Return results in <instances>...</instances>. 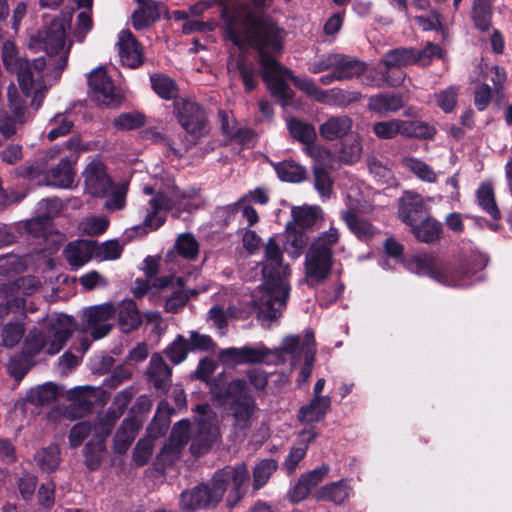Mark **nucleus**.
Returning <instances> with one entry per match:
<instances>
[{
    "instance_id": "4",
    "label": "nucleus",
    "mask_w": 512,
    "mask_h": 512,
    "mask_svg": "<svg viewBox=\"0 0 512 512\" xmlns=\"http://www.w3.org/2000/svg\"><path fill=\"white\" fill-rule=\"evenodd\" d=\"M249 479V471L245 463L226 466L217 471L210 484H199L182 492L180 505L183 510L193 512L199 509L215 507L222 499L229 485L232 490L227 496V505L233 508L244 496L243 485Z\"/></svg>"
},
{
    "instance_id": "21",
    "label": "nucleus",
    "mask_w": 512,
    "mask_h": 512,
    "mask_svg": "<svg viewBox=\"0 0 512 512\" xmlns=\"http://www.w3.org/2000/svg\"><path fill=\"white\" fill-rule=\"evenodd\" d=\"M75 171L73 163L68 158H63L59 163L42 175L40 172L34 176L38 185L54 186L58 188H70L73 185Z\"/></svg>"
},
{
    "instance_id": "56",
    "label": "nucleus",
    "mask_w": 512,
    "mask_h": 512,
    "mask_svg": "<svg viewBox=\"0 0 512 512\" xmlns=\"http://www.w3.org/2000/svg\"><path fill=\"white\" fill-rule=\"evenodd\" d=\"M24 326L20 321L7 323L2 330V343L7 348H12L20 342L24 335Z\"/></svg>"
},
{
    "instance_id": "54",
    "label": "nucleus",
    "mask_w": 512,
    "mask_h": 512,
    "mask_svg": "<svg viewBox=\"0 0 512 512\" xmlns=\"http://www.w3.org/2000/svg\"><path fill=\"white\" fill-rule=\"evenodd\" d=\"M304 151L315 161L314 166H319L324 169L331 168L333 165V155L326 148L312 142L304 146Z\"/></svg>"
},
{
    "instance_id": "38",
    "label": "nucleus",
    "mask_w": 512,
    "mask_h": 512,
    "mask_svg": "<svg viewBox=\"0 0 512 512\" xmlns=\"http://www.w3.org/2000/svg\"><path fill=\"white\" fill-rule=\"evenodd\" d=\"M401 165L423 182L435 183L437 181V173L434 169L419 158L405 156L401 159Z\"/></svg>"
},
{
    "instance_id": "40",
    "label": "nucleus",
    "mask_w": 512,
    "mask_h": 512,
    "mask_svg": "<svg viewBox=\"0 0 512 512\" xmlns=\"http://www.w3.org/2000/svg\"><path fill=\"white\" fill-rule=\"evenodd\" d=\"M403 106L399 95L380 93L369 98L368 108L378 114L384 115L395 112Z\"/></svg>"
},
{
    "instance_id": "5",
    "label": "nucleus",
    "mask_w": 512,
    "mask_h": 512,
    "mask_svg": "<svg viewBox=\"0 0 512 512\" xmlns=\"http://www.w3.org/2000/svg\"><path fill=\"white\" fill-rule=\"evenodd\" d=\"M217 401L232 418L234 434L245 438L259 418L256 400L250 394L245 380L235 379L229 382L224 391L217 395Z\"/></svg>"
},
{
    "instance_id": "63",
    "label": "nucleus",
    "mask_w": 512,
    "mask_h": 512,
    "mask_svg": "<svg viewBox=\"0 0 512 512\" xmlns=\"http://www.w3.org/2000/svg\"><path fill=\"white\" fill-rule=\"evenodd\" d=\"M39 466L46 472L53 471L59 464V449L57 446H49L39 455Z\"/></svg>"
},
{
    "instance_id": "13",
    "label": "nucleus",
    "mask_w": 512,
    "mask_h": 512,
    "mask_svg": "<svg viewBox=\"0 0 512 512\" xmlns=\"http://www.w3.org/2000/svg\"><path fill=\"white\" fill-rule=\"evenodd\" d=\"M373 132L380 139H392L398 134L405 137L430 138L434 134V129L417 120L393 119L375 123Z\"/></svg>"
},
{
    "instance_id": "47",
    "label": "nucleus",
    "mask_w": 512,
    "mask_h": 512,
    "mask_svg": "<svg viewBox=\"0 0 512 512\" xmlns=\"http://www.w3.org/2000/svg\"><path fill=\"white\" fill-rule=\"evenodd\" d=\"M287 127L291 136L302 142L305 146L314 142L316 138L314 127L298 119H290L287 123Z\"/></svg>"
},
{
    "instance_id": "43",
    "label": "nucleus",
    "mask_w": 512,
    "mask_h": 512,
    "mask_svg": "<svg viewBox=\"0 0 512 512\" xmlns=\"http://www.w3.org/2000/svg\"><path fill=\"white\" fill-rule=\"evenodd\" d=\"M341 219L346 223L350 231L359 239H368L373 236L374 228L366 220L359 218L351 210L341 213Z\"/></svg>"
},
{
    "instance_id": "31",
    "label": "nucleus",
    "mask_w": 512,
    "mask_h": 512,
    "mask_svg": "<svg viewBox=\"0 0 512 512\" xmlns=\"http://www.w3.org/2000/svg\"><path fill=\"white\" fill-rule=\"evenodd\" d=\"M330 406V397H313L308 404L300 407L298 420L307 424L319 422L325 417Z\"/></svg>"
},
{
    "instance_id": "46",
    "label": "nucleus",
    "mask_w": 512,
    "mask_h": 512,
    "mask_svg": "<svg viewBox=\"0 0 512 512\" xmlns=\"http://www.w3.org/2000/svg\"><path fill=\"white\" fill-rule=\"evenodd\" d=\"M325 96L321 103L336 106H348L361 99V93L357 91H346L338 88L325 90Z\"/></svg>"
},
{
    "instance_id": "49",
    "label": "nucleus",
    "mask_w": 512,
    "mask_h": 512,
    "mask_svg": "<svg viewBox=\"0 0 512 512\" xmlns=\"http://www.w3.org/2000/svg\"><path fill=\"white\" fill-rule=\"evenodd\" d=\"M279 178L287 182H301L305 179L306 171L294 161H283L275 166Z\"/></svg>"
},
{
    "instance_id": "35",
    "label": "nucleus",
    "mask_w": 512,
    "mask_h": 512,
    "mask_svg": "<svg viewBox=\"0 0 512 512\" xmlns=\"http://www.w3.org/2000/svg\"><path fill=\"white\" fill-rule=\"evenodd\" d=\"M31 366L32 346L26 342L22 351L10 359L8 364V373L15 379L17 384H19Z\"/></svg>"
},
{
    "instance_id": "60",
    "label": "nucleus",
    "mask_w": 512,
    "mask_h": 512,
    "mask_svg": "<svg viewBox=\"0 0 512 512\" xmlns=\"http://www.w3.org/2000/svg\"><path fill=\"white\" fill-rule=\"evenodd\" d=\"M236 67L242 78V82L247 92L252 91L257 86V75L253 64L239 59L236 62Z\"/></svg>"
},
{
    "instance_id": "23",
    "label": "nucleus",
    "mask_w": 512,
    "mask_h": 512,
    "mask_svg": "<svg viewBox=\"0 0 512 512\" xmlns=\"http://www.w3.org/2000/svg\"><path fill=\"white\" fill-rule=\"evenodd\" d=\"M117 45L122 64L130 68H136L143 63V47L131 31L121 30L118 34Z\"/></svg>"
},
{
    "instance_id": "58",
    "label": "nucleus",
    "mask_w": 512,
    "mask_h": 512,
    "mask_svg": "<svg viewBox=\"0 0 512 512\" xmlns=\"http://www.w3.org/2000/svg\"><path fill=\"white\" fill-rule=\"evenodd\" d=\"M362 144L359 137L346 140L342 143L340 150V158L347 164H353L357 162L362 154Z\"/></svg>"
},
{
    "instance_id": "32",
    "label": "nucleus",
    "mask_w": 512,
    "mask_h": 512,
    "mask_svg": "<svg viewBox=\"0 0 512 512\" xmlns=\"http://www.w3.org/2000/svg\"><path fill=\"white\" fill-rule=\"evenodd\" d=\"M306 340V333L301 335L286 336L279 348L272 349V351L279 352V359L275 361V365L281 364L285 361L284 355L287 354L291 358V365L294 367L296 363L303 357V344Z\"/></svg>"
},
{
    "instance_id": "27",
    "label": "nucleus",
    "mask_w": 512,
    "mask_h": 512,
    "mask_svg": "<svg viewBox=\"0 0 512 512\" xmlns=\"http://www.w3.org/2000/svg\"><path fill=\"white\" fill-rule=\"evenodd\" d=\"M94 252L95 242L76 240L66 246L64 256L72 269L77 270L93 258Z\"/></svg>"
},
{
    "instance_id": "3",
    "label": "nucleus",
    "mask_w": 512,
    "mask_h": 512,
    "mask_svg": "<svg viewBox=\"0 0 512 512\" xmlns=\"http://www.w3.org/2000/svg\"><path fill=\"white\" fill-rule=\"evenodd\" d=\"M262 273L264 284L253 292V304L262 320L277 319L289 297L290 268L283 263L282 250L274 237L269 238L264 246Z\"/></svg>"
},
{
    "instance_id": "10",
    "label": "nucleus",
    "mask_w": 512,
    "mask_h": 512,
    "mask_svg": "<svg viewBox=\"0 0 512 512\" xmlns=\"http://www.w3.org/2000/svg\"><path fill=\"white\" fill-rule=\"evenodd\" d=\"M74 329L73 318L64 314L48 315L34 333V355L59 353Z\"/></svg>"
},
{
    "instance_id": "37",
    "label": "nucleus",
    "mask_w": 512,
    "mask_h": 512,
    "mask_svg": "<svg viewBox=\"0 0 512 512\" xmlns=\"http://www.w3.org/2000/svg\"><path fill=\"white\" fill-rule=\"evenodd\" d=\"M409 226L415 237L424 243H431L438 240L442 232L441 223L429 216Z\"/></svg>"
},
{
    "instance_id": "25",
    "label": "nucleus",
    "mask_w": 512,
    "mask_h": 512,
    "mask_svg": "<svg viewBox=\"0 0 512 512\" xmlns=\"http://www.w3.org/2000/svg\"><path fill=\"white\" fill-rule=\"evenodd\" d=\"M32 280L29 277H20L13 283L2 285L0 292L2 293L6 303L4 312L17 309L23 310L25 306V295H30Z\"/></svg>"
},
{
    "instance_id": "44",
    "label": "nucleus",
    "mask_w": 512,
    "mask_h": 512,
    "mask_svg": "<svg viewBox=\"0 0 512 512\" xmlns=\"http://www.w3.org/2000/svg\"><path fill=\"white\" fill-rule=\"evenodd\" d=\"M307 242L308 237L304 231H300L296 227H292L291 224H287V238L284 250L291 258H298L306 247Z\"/></svg>"
},
{
    "instance_id": "36",
    "label": "nucleus",
    "mask_w": 512,
    "mask_h": 512,
    "mask_svg": "<svg viewBox=\"0 0 512 512\" xmlns=\"http://www.w3.org/2000/svg\"><path fill=\"white\" fill-rule=\"evenodd\" d=\"M291 213L293 221L289 224L300 231L314 226L322 216V210L318 206L293 207Z\"/></svg>"
},
{
    "instance_id": "39",
    "label": "nucleus",
    "mask_w": 512,
    "mask_h": 512,
    "mask_svg": "<svg viewBox=\"0 0 512 512\" xmlns=\"http://www.w3.org/2000/svg\"><path fill=\"white\" fill-rule=\"evenodd\" d=\"M302 349L304 365L297 378V384L299 387L307 382L313 370L316 351L314 333L311 330H306V340L304 341Z\"/></svg>"
},
{
    "instance_id": "59",
    "label": "nucleus",
    "mask_w": 512,
    "mask_h": 512,
    "mask_svg": "<svg viewBox=\"0 0 512 512\" xmlns=\"http://www.w3.org/2000/svg\"><path fill=\"white\" fill-rule=\"evenodd\" d=\"M108 226L109 220L104 216H88L80 224L82 232L90 236L104 233Z\"/></svg>"
},
{
    "instance_id": "16",
    "label": "nucleus",
    "mask_w": 512,
    "mask_h": 512,
    "mask_svg": "<svg viewBox=\"0 0 512 512\" xmlns=\"http://www.w3.org/2000/svg\"><path fill=\"white\" fill-rule=\"evenodd\" d=\"M101 395L100 387L78 386L69 391L68 399L71 403L63 409L60 407L58 409L65 418L74 420L90 411Z\"/></svg>"
},
{
    "instance_id": "2",
    "label": "nucleus",
    "mask_w": 512,
    "mask_h": 512,
    "mask_svg": "<svg viewBox=\"0 0 512 512\" xmlns=\"http://www.w3.org/2000/svg\"><path fill=\"white\" fill-rule=\"evenodd\" d=\"M69 28V21L55 18L34 39V51L44 52V55L34 58V109L41 105L67 67L72 46V42L67 41Z\"/></svg>"
},
{
    "instance_id": "33",
    "label": "nucleus",
    "mask_w": 512,
    "mask_h": 512,
    "mask_svg": "<svg viewBox=\"0 0 512 512\" xmlns=\"http://www.w3.org/2000/svg\"><path fill=\"white\" fill-rule=\"evenodd\" d=\"M171 373V368L160 355L154 354L151 357L148 376L157 389L166 390L170 386Z\"/></svg>"
},
{
    "instance_id": "64",
    "label": "nucleus",
    "mask_w": 512,
    "mask_h": 512,
    "mask_svg": "<svg viewBox=\"0 0 512 512\" xmlns=\"http://www.w3.org/2000/svg\"><path fill=\"white\" fill-rule=\"evenodd\" d=\"M113 124L120 130H132L144 124V117L137 113H123L114 119Z\"/></svg>"
},
{
    "instance_id": "52",
    "label": "nucleus",
    "mask_w": 512,
    "mask_h": 512,
    "mask_svg": "<svg viewBox=\"0 0 512 512\" xmlns=\"http://www.w3.org/2000/svg\"><path fill=\"white\" fill-rule=\"evenodd\" d=\"M175 248L180 256L188 260L195 259L199 252L197 240L189 233L179 235L175 243Z\"/></svg>"
},
{
    "instance_id": "34",
    "label": "nucleus",
    "mask_w": 512,
    "mask_h": 512,
    "mask_svg": "<svg viewBox=\"0 0 512 512\" xmlns=\"http://www.w3.org/2000/svg\"><path fill=\"white\" fill-rule=\"evenodd\" d=\"M335 57H337V64L335 65V70L338 74L339 81L359 77L366 70L365 63L357 60L354 57L340 53H335Z\"/></svg>"
},
{
    "instance_id": "9",
    "label": "nucleus",
    "mask_w": 512,
    "mask_h": 512,
    "mask_svg": "<svg viewBox=\"0 0 512 512\" xmlns=\"http://www.w3.org/2000/svg\"><path fill=\"white\" fill-rule=\"evenodd\" d=\"M475 265L472 269L456 270L450 264L438 262L431 255H417L408 263V269L419 274L426 275L439 283L451 287H464L470 285V275L473 271L483 269L487 264V259L483 255L475 256Z\"/></svg>"
},
{
    "instance_id": "42",
    "label": "nucleus",
    "mask_w": 512,
    "mask_h": 512,
    "mask_svg": "<svg viewBox=\"0 0 512 512\" xmlns=\"http://www.w3.org/2000/svg\"><path fill=\"white\" fill-rule=\"evenodd\" d=\"M32 261L29 254H6L0 256V275H12L25 271Z\"/></svg>"
},
{
    "instance_id": "28",
    "label": "nucleus",
    "mask_w": 512,
    "mask_h": 512,
    "mask_svg": "<svg viewBox=\"0 0 512 512\" xmlns=\"http://www.w3.org/2000/svg\"><path fill=\"white\" fill-rule=\"evenodd\" d=\"M140 423L136 418L129 417L123 420L117 429L114 440L113 450L117 454H124L134 441L139 429Z\"/></svg>"
},
{
    "instance_id": "29",
    "label": "nucleus",
    "mask_w": 512,
    "mask_h": 512,
    "mask_svg": "<svg viewBox=\"0 0 512 512\" xmlns=\"http://www.w3.org/2000/svg\"><path fill=\"white\" fill-rule=\"evenodd\" d=\"M115 309L118 315V325L122 332L129 333L141 324L142 317L133 300L124 299Z\"/></svg>"
},
{
    "instance_id": "15",
    "label": "nucleus",
    "mask_w": 512,
    "mask_h": 512,
    "mask_svg": "<svg viewBox=\"0 0 512 512\" xmlns=\"http://www.w3.org/2000/svg\"><path fill=\"white\" fill-rule=\"evenodd\" d=\"M176 116L182 128L195 137H201L207 132V117L205 110L196 102L180 99L174 103Z\"/></svg>"
},
{
    "instance_id": "14",
    "label": "nucleus",
    "mask_w": 512,
    "mask_h": 512,
    "mask_svg": "<svg viewBox=\"0 0 512 512\" xmlns=\"http://www.w3.org/2000/svg\"><path fill=\"white\" fill-rule=\"evenodd\" d=\"M117 420L112 419V414L106 411L92 425L94 435L85 447V460L90 470L98 467L105 452V439L111 434Z\"/></svg>"
},
{
    "instance_id": "20",
    "label": "nucleus",
    "mask_w": 512,
    "mask_h": 512,
    "mask_svg": "<svg viewBox=\"0 0 512 512\" xmlns=\"http://www.w3.org/2000/svg\"><path fill=\"white\" fill-rule=\"evenodd\" d=\"M115 313L116 309L110 303H104L85 310L86 329L90 332L93 339H101L111 331Z\"/></svg>"
},
{
    "instance_id": "18",
    "label": "nucleus",
    "mask_w": 512,
    "mask_h": 512,
    "mask_svg": "<svg viewBox=\"0 0 512 512\" xmlns=\"http://www.w3.org/2000/svg\"><path fill=\"white\" fill-rule=\"evenodd\" d=\"M88 84L95 100L102 105L115 106L121 101L119 90L107 76L103 67H97L91 71Z\"/></svg>"
},
{
    "instance_id": "8",
    "label": "nucleus",
    "mask_w": 512,
    "mask_h": 512,
    "mask_svg": "<svg viewBox=\"0 0 512 512\" xmlns=\"http://www.w3.org/2000/svg\"><path fill=\"white\" fill-rule=\"evenodd\" d=\"M339 243L340 232L334 226L311 242L304 261L305 277L309 284L321 283L329 277L334 264L333 254Z\"/></svg>"
},
{
    "instance_id": "30",
    "label": "nucleus",
    "mask_w": 512,
    "mask_h": 512,
    "mask_svg": "<svg viewBox=\"0 0 512 512\" xmlns=\"http://www.w3.org/2000/svg\"><path fill=\"white\" fill-rule=\"evenodd\" d=\"M352 126L353 120L349 116H332L320 126L319 132L324 139L332 141L346 136Z\"/></svg>"
},
{
    "instance_id": "17",
    "label": "nucleus",
    "mask_w": 512,
    "mask_h": 512,
    "mask_svg": "<svg viewBox=\"0 0 512 512\" xmlns=\"http://www.w3.org/2000/svg\"><path fill=\"white\" fill-rule=\"evenodd\" d=\"M2 60L6 69L17 74L22 93L29 97L32 94V72L27 59L18 57L13 42L5 41L2 47Z\"/></svg>"
},
{
    "instance_id": "24",
    "label": "nucleus",
    "mask_w": 512,
    "mask_h": 512,
    "mask_svg": "<svg viewBox=\"0 0 512 512\" xmlns=\"http://www.w3.org/2000/svg\"><path fill=\"white\" fill-rule=\"evenodd\" d=\"M154 287L161 291H171V296L166 299L165 310L176 313L188 300V294L183 291L182 279L174 276H161L154 282Z\"/></svg>"
},
{
    "instance_id": "12",
    "label": "nucleus",
    "mask_w": 512,
    "mask_h": 512,
    "mask_svg": "<svg viewBox=\"0 0 512 512\" xmlns=\"http://www.w3.org/2000/svg\"><path fill=\"white\" fill-rule=\"evenodd\" d=\"M196 411L199 415L196 418L190 450L192 454L200 456L218 440L220 432L217 417L208 404L197 405Z\"/></svg>"
},
{
    "instance_id": "62",
    "label": "nucleus",
    "mask_w": 512,
    "mask_h": 512,
    "mask_svg": "<svg viewBox=\"0 0 512 512\" xmlns=\"http://www.w3.org/2000/svg\"><path fill=\"white\" fill-rule=\"evenodd\" d=\"M122 246L118 241L110 240L101 245L95 244L94 256L100 260H115L120 257Z\"/></svg>"
},
{
    "instance_id": "6",
    "label": "nucleus",
    "mask_w": 512,
    "mask_h": 512,
    "mask_svg": "<svg viewBox=\"0 0 512 512\" xmlns=\"http://www.w3.org/2000/svg\"><path fill=\"white\" fill-rule=\"evenodd\" d=\"M201 204L200 191L194 187L180 191L174 182L159 188L148 201L147 214L143 220L145 228L153 231L163 225L166 212L176 209L191 212Z\"/></svg>"
},
{
    "instance_id": "61",
    "label": "nucleus",
    "mask_w": 512,
    "mask_h": 512,
    "mask_svg": "<svg viewBox=\"0 0 512 512\" xmlns=\"http://www.w3.org/2000/svg\"><path fill=\"white\" fill-rule=\"evenodd\" d=\"M51 124L53 125V127L47 134V137L50 141H53L58 137L68 134L73 127V122L65 114L56 115L51 120Z\"/></svg>"
},
{
    "instance_id": "50",
    "label": "nucleus",
    "mask_w": 512,
    "mask_h": 512,
    "mask_svg": "<svg viewBox=\"0 0 512 512\" xmlns=\"http://www.w3.org/2000/svg\"><path fill=\"white\" fill-rule=\"evenodd\" d=\"M477 200L482 209L493 219H498L500 217V212L495 203L494 192L491 185H480L477 190Z\"/></svg>"
},
{
    "instance_id": "53",
    "label": "nucleus",
    "mask_w": 512,
    "mask_h": 512,
    "mask_svg": "<svg viewBox=\"0 0 512 512\" xmlns=\"http://www.w3.org/2000/svg\"><path fill=\"white\" fill-rule=\"evenodd\" d=\"M151 85L156 94L163 99H172L176 96L177 89L173 80L161 74L152 75Z\"/></svg>"
},
{
    "instance_id": "45",
    "label": "nucleus",
    "mask_w": 512,
    "mask_h": 512,
    "mask_svg": "<svg viewBox=\"0 0 512 512\" xmlns=\"http://www.w3.org/2000/svg\"><path fill=\"white\" fill-rule=\"evenodd\" d=\"M492 18V0H474L472 20L479 30H488Z\"/></svg>"
},
{
    "instance_id": "7",
    "label": "nucleus",
    "mask_w": 512,
    "mask_h": 512,
    "mask_svg": "<svg viewBox=\"0 0 512 512\" xmlns=\"http://www.w3.org/2000/svg\"><path fill=\"white\" fill-rule=\"evenodd\" d=\"M84 194L104 199V208L110 212L126 206L127 185L113 181L106 165L99 159L91 160L81 173Z\"/></svg>"
},
{
    "instance_id": "1",
    "label": "nucleus",
    "mask_w": 512,
    "mask_h": 512,
    "mask_svg": "<svg viewBox=\"0 0 512 512\" xmlns=\"http://www.w3.org/2000/svg\"><path fill=\"white\" fill-rule=\"evenodd\" d=\"M228 29L230 37L237 45L255 46L259 50L262 78L271 94L276 97L282 107L290 105L294 96L286 79H291L295 86L306 95L322 102L325 90L320 89L313 80L298 77L283 67L268 50L280 52L283 47L285 32L270 20L256 16L249 6L239 4L229 16Z\"/></svg>"
},
{
    "instance_id": "41",
    "label": "nucleus",
    "mask_w": 512,
    "mask_h": 512,
    "mask_svg": "<svg viewBox=\"0 0 512 512\" xmlns=\"http://www.w3.org/2000/svg\"><path fill=\"white\" fill-rule=\"evenodd\" d=\"M244 356L245 364L264 363L267 365H275V361L279 359V352L272 351V349L259 343L254 346H244Z\"/></svg>"
},
{
    "instance_id": "26",
    "label": "nucleus",
    "mask_w": 512,
    "mask_h": 512,
    "mask_svg": "<svg viewBox=\"0 0 512 512\" xmlns=\"http://www.w3.org/2000/svg\"><path fill=\"white\" fill-rule=\"evenodd\" d=\"M354 494L350 479H341L331 482L319 488L314 496L319 501L332 502L335 505H342Z\"/></svg>"
},
{
    "instance_id": "19",
    "label": "nucleus",
    "mask_w": 512,
    "mask_h": 512,
    "mask_svg": "<svg viewBox=\"0 0 512 512\" xmlns=\"http://www.w3.org/2000/svg\"><path fill=\"white\" fill-rule=\"evenodd\" d=\"M385 71L383 74V80L390 86L396 87L400 85L405 74L402 71H398L395 75H390V70L395 68H402L405 66L412 65L417 62V56L414 48H397L387 52L382 60Z\"/></svg>"
},
{
    "instance_id": "22",
    "label": "nucleus",
    "mask_w": 512,
    "mask_h": 512,
    "mask_svg": "<svg viewBox=\"0 0 512 512\" xmlns=\"http://www.w3.org/2000/svg\"><path fill=\"white\" fill-rule=\"evenodd\" d=\"M398 216L406 225H414L428 216L423 197L416 192H404L399 199Z\"/></svg>"
},
{
    "instance_id": "55",
    "label": "nucleus",
    "mask_w": 512,
    "mask_h": 512,
    "mask_svg": "<svg viewBox=\"0 0 512 512\" xmlns=\"http://www.w3.org/2000/svg\"><path fill=\"white\" fill-rule=\"evenodd\" d=\"M134 394V388L128 387L115 395L111 406L107 410L110 414H112V419H119L121 417L126 407L132 400Z\"/></svg>"
},
{
    "instance_id": "11",
    "label": "nucleus",
    "mask_w": 512,
    "mask_h": 512,
    "mask_svg": "<svg viewBox=\"0 0 512 512\" xmlns=\"http://www.w3.org/2000/svg\"><path fill=\"white\" fill-rule=\"evenodd\" d=\"M62 209V201L58 198H49L38 203L39 214L37 219L34 218V252L50 253L58 249L62 236L48 227L40 231L38 225L42 224V220H48L59 215Z\"/></svg>"
},
{
    "instance_id": "51",
    "label": "nucleus",
    "mask_w": 512,
    "mask_h": 512,
    "mask_svg": "<svg viewBox=\"0 0 512 512\" xmlns=\"http://www.w3.org/2000/svg\"><path fill=\"white\" fill-rule=\"evenodd\" d=\"M154 451V439L148 435L137 441L132 454V460L137 466L146 465Z\"/></svg>"
},
{
    "instance_id": "48",
    "label": "nucleus",
    "mask_w": 512,
    "mask_h": 512,
    "mask_svg": "<svg viewBox=\"0 0 512 512\" xmlns=\"http://www.w3.org/2000/svg\"><path fill=\"white\" fill-rule=\"evenodd\" d=\"M278 463L274 459H263L258 462L253 470V488L259 490L277 470Z\"/></svg>"
},
{
    "instance_id": "57",
    "label": "nucleus",
    "mask_w": 512,
    "mask_h": 512,
    "mask_svg": "<svg viewBox=\"0 0 512 512\" xmlns=\"http://www.w3.org/2000/svg\"><path fill=\"white\" fill-rule=\"evenodd\" d=\"M188 351H190L188 340L182 335H178L167 347L165 353L167 357L177 365L186 359Z\"/></svg>"
}]
</instances>
